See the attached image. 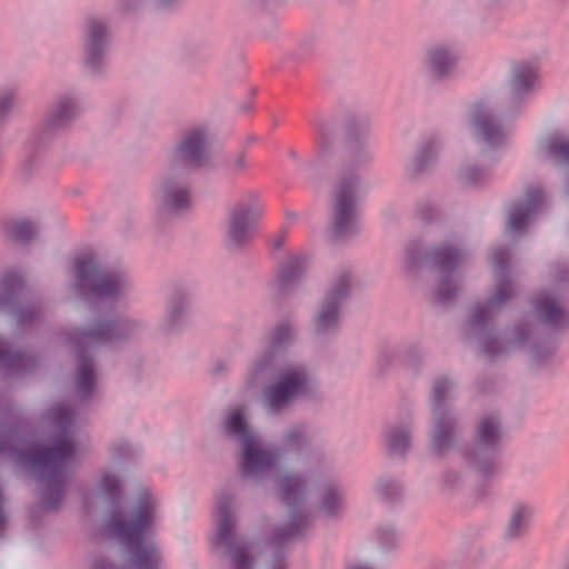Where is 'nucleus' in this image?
<instances>
[{
    "instance_id": "f257e3e1",
    "label": "nucleus",
    "mask_w": 569,
    "mask_h": 569,
    "mask_svg": "<svg viewBox=\"0 0 569 569\" xmlns=\"http://www.w3.org/2000/svg\"><path fill=\"white\" fill-rule=\"evenodd\" d=\"M296 339L291 320H280L267 332L263 349L248 365L244 382L251 388L263 383L257 402L268 417H278L296 402L319 395L317 375L291 350Z\"/></svg>"
},
{
    "instance_id": "f03ea898",
    "label": "nucleus",
    "mask_w": 569,
    "mask_h": 569,
    "mask_svg": "<svg viewBox=\"0 0 569 569\" xmlns=\"http://www.w3.org/2000/svg\"><path fill=\"white\" fill-rule=\"evenodd\" d=\"M74 421V411L63 402H56L42 418L48 431L41 439L20 437L16 431L0 428V457L40 479V505L46 511L54 510L63 498L67 463L76 450L71 433Z\"/></svg>"
},
{
    "instance_id": "7ed1b4c3",
    "label": "nucleus",
    "mask_w": 569,
    "mask_h": 569,
    "mask_svg": "<svg viewBox=\"0 0 569 569\" xmlns=\"http://www.w3.org/2000/svg\"><path fill=\"white\" fill-rule=\"evenodd\" d=\"M280 460L289 459L296 470L282 469L271 478L270 490L287 508V516L274 529L276 543L282 545L300 536L309 522L310 486L329 471L326 455L316 448L309 428L292 423L281 432Z\"/></svg>"
},
{
    "instance_id": "20e7f679",
    "label": "nucleus",
    "mask_w": 569,
    "mask_h": 569,
    "mask_svg": "<svg viewBox=\"0 0 569 569\" xmlns=\"http://www.w3.org/2000/svg\"><path fill=\"white\" fill-rule=\"evenodd\" d=\"M487 261L495 281L487 290V299L469 308L463 332L488 358H496L526 348L531 329L527 323L519 322L503 337L498 335L493 321L517 297L518 288L509 274L511 253L508 248L492 247L488 252Z\"/></svg>"
},
{
    "instance_id": "39448f33",
    "label": "nucleus",
    "mask_w": 569,
    "mask_h": 569,
    "mask_svg": "<svg viewBox=\"0 0 569 569\" xmlns=\"http://www.w3.org/2000/svg\"><path fill=\"white\" fill-rule=\"evenodd\" d=\"M236 525L234 497L226 490L216 500V530L212 547L229 569H287L284 555L261 541L233 535Z\"/></svg>"
},
{
    "instance_id": "423d86ee",
    "label": "nucleus",
    "mask_w": 569,
    "mask_h": 569,
    "mask_svg": "<svg viewBox=\"0 0 569 569\" xmlns=\"http://www.w3.org/2000/svg\"><path fill=\"white\" fill-rule=\"evenodd\" d=\"M143 329L142 321L133 318L118 320L97 319L82 329H76L69 337L77 352L76 386L79 393L92 392L96 383L93 351L103 343L123 342L138 336Z\"/></svg>"
},
{
    "instance_id": "0eeeda50",
    "label": "nucleus",
    "mask_w": 569,
    "mask_h": 569,
    "mask_svg": "<svg viewBox=\"0 0 569 569\" xmlns=\"http://www.w3.org/2000/svg\"><path fill=\"white\" fill-rule=\"evenodd\" d=\"M416 258L438 267L443 272L433 290L435 298L439 301L452 299L461 288V282L453 271L469 258V251L463 244L450 232L432 226L411 244L408 263L413 264Z\"/></svg>"
},
{
    "instance_id": "6e6552de",
    "label": "nucleus",
    "mask_w": 569,
    "mask_h": 569,
    "mask_svg": "<svg viewBox=\"0 0 569 569\" xmlns=\"http://www.w3.org/2000/svg\"><path fill=\"white\" fill-rule=\"evenodd\" d=\"M87 290L113 307L124 305L133 291V280L122 268L102 270L97 257L78 258L66 271V298L84 297Z\"/></svg>"
},
{
    "instance_id": "1a4fd4ad",
    "label": "nucleus",
    "mask_w": 569,
    "mask_h": 569,
    "mask_svg": "<svg viewBox=\"0 0 569 569\" xmlns=\"http://www.w3.org/2000/svg\"><path fill=\"white\" fill-rule=\"evenodd\" d=\"M518 117L502 114L501 103L489 94L477 98L468 106V132L482 157H491L507 144L510 123Z\"/></svg>"
},
{
    "instance_id": "9d476101",
    "label": "nucleus",
    "mask_w": 569,
    "mask_h": 569,
    "mask_svg": "<svg viewBox=\"0 0 569 569\" xmlns=\"http://www.w3.org/2000/svg\"><path fill=\"white\" fill-rule=\"evenodd\" d=\"M456 383L447 377H438L430 391L432 423L428 433V448L441 457L458 445L459 419L447 406L455 396Z\"/></svg>"
},
{
    "instance_id": "9b49d317",
    "label": "nucleus",
    "mask_w": 569,
    "mask_h": 569,
    "mask_svg": "<svg viewBox=\"0 0 569 569\" xmlns=\"http://www.w3.org/2000/svg\"><path fill=\"white\" fill-rule=\"evenodd\" d=\"M360 193L361 179L355 172L342 173L333 183L331 189V219L327 230L331 241L346 242L358 233Z\"/></svg>"
},
{
    "instance_id": "f8f14e48",
    "label": "nucleus",
    "mask_w": 569,
    "mask_h": 569,
    "mask_svg": "<svg viewBox=\"0 0 569 569\" xmlns=\"http://www.w3.org/2000/svg\"><path fill=\"white\" fill-rule=\"evenodd\" d=\"M541 278L545 287L531 298L533 313L555 328L569 327V310L562 298L569 290V262H551Z\"/></svg>"
},
{
    "instance_id": "ddd939ff",
    "label": "nucleus",
    "mask_w": 569,
    "mask_h": 569,
    "mask_svg": "<svg viewBox=\"0 0 569 569\" xmlns=\"http://www.w3.org/2000/svg\"><path fill=\"white\" fill-rule=\"evenodd\" d=\"M81 113V101L76 92L58 94L31 136L30 146L39 156L50 152L58 139L71 128Z\"/></svg>"
},
{
    "instance_id": "4468645a",
    "label": "nucleus",
    "mask_w": 569,
    "mask_h": 569,
    "mask_svg": "<svg viewBox=\"0 0 569 569\" xmlns=\"http://www.w3.org/2000/svg\"><path fill=\"white\" fill-rule=\"evenodd\" d=\"M212 127L207 122H198L187 127L178 141L168 149L166 161L172 168L199 170L212 163Z\"/></svg>"
},
{
    "instance_id": "2eb2a0df",
    "label": "nucleus",
    "mask_w": 569,
    "mask_h": 569,
    "mask_svg": "<svg viewBox=\"0 0 569 569\" xmlns=\"http://www.w3.org/2000/svg\"><path fill=\"white\" fill-rule=\"evenodd\" d=\"M264 216L261 193L249 189L242 192L228 208L224 241L228 248H243L258 230Z\"/></svg>"
},
{
    "instance_id": "dca6fc26",
    "label": "nucleus",
    "mask_w": 569,
    "mask_h": 569,
    "mask_svg": "<svg viewBox=\"0 0 569 569\" xmlns=\"http://www.w3.org/2000/svg\"><path fill=\"white\" fill-rule=\"evenodd\" d=\"M151 198L159 214L179 217L189 212L192 208V191L187 170L172 168L166 161L164 171L154 180Z\"/></svg>"
},
{
    "instance_id": "f3484780",
    "label": "nucleus",
    "mask_w": 569,
    "mask_h": 569,
    "mask_svg": "<svg viewBox=\"0 0 569 569\" xmlns=\"http://www.w3.org/2000/svg\"><path fill=\"white\" fill-rule=\"evenodd\" d=\"M81 66L89 76L97 77L106 72L111 44V30L106 18L88 14L81 33Z\"/></svg>"
},
{
    "instance_id": "a211bd4d",
    "label": "nucleus",
    "mask_w": 569,
    "mask_h": 569,
    "mask_svg": "<svg viewBox=\"0 0 569 569\" xmlns=\"http://www.w3.org/2000/svg\"><path fill=\"white\" fill-rule=\"evenodd\" d=\"M539 81L536 66L528 60H512L508 66L506 87L508 94L502 100L501 112L505 116H520L527 100L533 94Z\"/></svg>"
},
{
    "instance_id": "6ab92c4d",
    "label": "nucleus",
    "mask_w": 569,
    "mask_h": 569,
    "mask_svg": "<svg viewBox=\"0 0 569 569\" xmlns=\"http://www.w3.org/2000/svg\"><path fill=\"white\" fill-rule=\"evenodd\" d=\"M279 461L280 453L269 447L260 435L239 447L238 471L242 478L254 483H261Z\"/></svg>"
},
{
    "instance_id": "aec40b11",
    "label": "nucleus",
    "mask_w": 569,
    "mask_h": 569,
    "mask_svg": "<svg viewBox=\"0 0 569 569\" xmlns=\"http://www.w3.org/2000/svg\"><path fill=\"white\" fill-rule=\"evenodd\" d=\"M548 206V197L540 186L527 187L522 196L507 210L505 231L508 236H522L536 217Z\"/></svg>"
},
{
    "instance_id": "412c9836",
    "label": "nucleus",
    "mask_w": 569,
    "mask_h": 569,
    "mask_svg": "<svg viewBox=\"0 0 569 569\" xmlns=\"http://www.w3.org/2000/svg\"><path fill=\"white\" fill-rule=\"evenodd\" d=\"M459 61V52L452 44L436 42L425 48L420 64L429 79L441 82L456 72Z\"/></svg>"
},
{
    "instance_id": "4be33fe9",
    "label": "nucleus",
    "mask_w": 569,
    "mask_h": 569,
    "mask_svg": "<svg viewBox=\"0 0 569 569\" xmlns=\"http://www.w3.org/2000/svg\"><path fill=\"white\" fill-rule=\"evenodd\" d=\"M533 153L557 168L569 167V132L558 128H542L533 140Z\"/></svg>"
},
{
    "instance_id": "5701e85b",
    "label": "nucleus",
    "mask_w": 569,
    "mask_h": 569,
    "mask_svg": "<svg viewBox=\"0 0 569 569\" xmlns=\"http://www.w3.org/2000/svg\"><path fill=\"white\" fill-rule=\"evenodd\" d=\"M440 153V142L437 138H428L417 144L415 151L405 163V177L416 181L428 174L437 166Z\"/></svg>"
},
{
    "instance_id": "b1692460",
    "label": "nucleus",
    "mask_w": 569,
    "mask_h": 569,
    "mask_svg": "<svg viewBox=\"0 0 569 569\" xmlns=\"http://www.w3.org/2000/svg\"><path fill=\"white\" fill-rule=\"evenodd\" d=\"M221 430L238 447L259 436L249 421L248 408L244 405H237L224 411Z\"/></svg>"
},
{
    "instance_id": "393cba45",
    "label": "nucleus",
    "mask_w": 569,
    "mask_h": 569,
    "mask_svg": "<svg viewBox=\"0 0 569 569\" xmlns=\"http://www.w3.org/2000/svg\"><path fill=\"white\" fill-rule=\"evenodd\" d=\"M342 306L321 298L312 312L309 331L313 337L325 338L337 332L341 318Z\"/></svg>"
},
{
    "instance_id": "a878e982",
    "label": "nucleus",
    "mask_w": 569,
    "mask_h": 569,
    "mask_svg": "<svg viewBox=\"0 0 569 569\" xmlns=\"http://www.w3.org/2000/svg\"><path fill=\"white\" fill-rule=\"evenodd\" d=\"M346 509L345 491L337 479H326L319 489L317 512L326 520H337Z\"/></svg>"
},
{
    "instance_id": "bb28decb",
    "label": "nucleus",
    "mask_w": 569,
    "mask_h": 569,
    "mask_svg": "<svg viewBox=\"0 0 569 569\" xmlns=\"http://www.w3.org/2000/svg\"><path fill=\"white\" fill-rule=\"evenodd\" d=\"M41 362L40 356L31 351L11 349L0 337V369L22 376L34 372Z\"/></svg>"
},
{
    "instance_id": "cd10ccee",
    "label": "nucleus",
    "mask_w": 569,
    "mask_h": 569,
    "mask_svg": "<svg viewBox=\"0 0 569 569\" xmlns=\"http://www.w3.org/2000/svg\"><path fill=\"white\" fill-rule=\"evenodd\" d=\"M305 269L306 263L302 258L288 259L279 267L276 277L269 282V290L273 296L292 292L299 286Z\"/></svg>"
},
{
    "instance_id": "c85d7f7f",
    "label": "nucleus",
    "mask_w": 569,
    "mask_h": 569,
    "mask_svg": "<svg viewBox=\"0 0 569 569\" xmlns=\"http://www.w3.org/2000/svg\"><path fill=\"white\" fill-rule=\"evenodd\" d=\"M191 306V293L188 288L174 286L166 302V310L161 319L164 331H172L188 315Z\"/></svg>"
},
{
    "instance_id": "c756f323",
    "label": "nucleus",
    "mask_w": 569,
    "mask_h": 569,
    "mask_svg": "<svg viewBox=\"0 0 569 569\" xmlns=\"http://www.w3.org/2000/svg\"><path fill=\"white\" fill-rule=\"evenodd\" d=\"M412 443V426L409 422H395L385 428L383 447L389 457L405 458Z\"/></svg>"
},
{
    "instance_id": "7c9ffc66",
    "label": "nucleus",
    "mask_w": 569,
    "mask_h": 569,
    "mask_svg": "<svg viewBox=\"0 0 569 569\" xmlns=\"http://www.w3.org/2000/svg\"><path fill=\"white\" fill-rule=\"evenodd\" d=\"M8 323L12 335L19 336L42 315V307L34 301L18 303L7 302Z\"/></svg>"
},
{
    "instance_id": "2f4dec72",
    "label": "nucleus",
    "mask_w": 569,
    "mask_h": 569,
    "mask_svg": "<svg viewBox=\"0 0 569 569\" xmlns=\"http://www.w3.org/2000/svg\"><path fill=\"white\" fill-rule=\"evenodd\" d=\"M502 437L503 429L500 415L486 413L476 423L472 445L498 449Z\"/></svg>"
},
{
    "instance_id": "473e14b6",
    "label": "nucleus",
    "mask_w": 569,
    "mask_h": 569,
    "mask_svg": "<svg viewBox=\"0 0 569 569\" xmlns=\"http://www.w3.org/2000/svg\"><path fill=\"white\" fill-rule=\"evenodd\" d=\"M491 173L488 167L470 156H466L457 170V179L463 188L477 189L489 183Z\"/></svg>"
},
{
    "instance_id": "72a5a7b5",
    "label": "nucleus",
    "mask_w": 569,
    "mask_h": 569,
    "mask_svg": "<svg viewBox=\"0 0 569 569\" xmlns=\"http://www.w3.org/2000/svg\"><path fill=\"white\" fill-rule=\"evenodd\" d=\"M498 449L472 445L468 455V467L480 479L492 477L497 470Z\"/></svg>"
},
{
    "instance_id": "f704fd0d",
    "label": "nucleus",
    "mask_w": 569,
    "mask_h": 569,
    "mask_svg": "<svg viewBox=\"0 0 569 569\" xmlns=\"http://www.w3.org/2000/svg\"><path fill=\"white\" fill-rule=\"evenodd\" d=\"M353 286V271L342 267L337 269L330 278L328 290L323 298L343 306L349 299Z\"/></svg>"
},
{
    "instance_id": "c9c22d12",
    "label": "nucleus",
    "mask_w": 569,
    "mask_h": 569,
    "mask_svg": "<svg viewBox=\"0 0 569 569\" xmlns=\"http://www.w3.org/2000/svg\"><path fill=\"white\" fill-rule=\"evenodd\" d=\"M24 287L26 279L20 269L8 268L0 273V299L3 303L16 300Z\"/></svg>"
},
{
    "instance_id": "e433bc0d",
    "label": "nucleus",
    "mask_w": 569,
    "mask_h": 569,
    "mask_svg": "<svg viewBox=\"0 0 569 569\" xmlns=\"http://www.w3.org/2000/svg\"><path fill=\"white\" fill-rule=\"evenodd\" d=\"M532 513L533 509L529 505L522 502L513 505L510 511L509 521L506 526V537L515 539L521 536L526 531Z\"/></svg>"
},
{
    "instance_id": "4c0bfd02",
    "label": "nucleus",
    "mask_w": 569,
    "mask_h": 569,
    "mask_svg": "<svg viewBox=\"0 0 569 569\" xmlns=\"http://www.w3.org/2000/svg\"><path fill=\"white\" fill-rule=\"evenodd\" d=\"M372 491L377 499L381 501L396 502L403 496V486L399 479L382 475L375 480Z\"/></svg>"
},
{
    "instance_id": "58836bf2",
    "label": "nucleus",
    "mask_w": 569,
    "mask_h": 569,
    "mask_svg": "<svg viewBox=\"0 0 569 569\" xmlns=\"http://www.w3.org/2000/svg\"><path fill=\"white\" fill-rule=\"evenodd\" d=\"M38 223L29 218H16L6 224L7 237L20 243L31 241L38 234Z\"/></svg>"
},
{
    "instance_id": "ea45409f",
    "label": "nucleus",
    "mask_w": 569,
    "mask_h": 569,
    "mask_svg": "<svg viewBox=\"0 0 569 569\" xmlns=\"http://www.w3.org/2000/svg\"><path fill=\"white\" fill-rule=\"evenodd\" d=\"M139 452L127 441H119L111 445L109 449L110 465L104 467L100 473L106 469L113 470L121 479H124L119 471V467L123 463L133 461L138 458Z\"/></svg>"
},
{
    "instance_id": "a19ab883",
    "label": "nucleus",
    "mask_w": 569,
    "mask_h": 569,
    "mask_svg": "<svg viewBox=\"0 0 569 569\" xmlns=\"http://www.w3.org/2000/svg\"><path fill=\"white\" fill-rule=\"evenodd\" d=\"M346 142L369 141L370 120L367 116L349 114L343 120Z\"/></svg>"
},
{
    "instance_id": "79ce46f5",
    "label": "nucleus",
    "mask_w": 569,
    "mask_h": 569,
    "mask_svg": "<svg viewBox=\"0 0 569 569\" xmlns=\"http://www.w3.org/2000/svg\"><path fill=\"white\" fill-rule=\"evenodd\" d=\"M339 121L337 117H327L317 123V146L321 153L327 152L333 144L338 133Z\"/></svg>"
},
{
    "instance_id": "37998d69",
    "label": "nucleus",
    "mask_w": 569,
    "mask_h": 569,
    "mask_svg": "<svg viewBox=\"0 0 569 569\" xmlns=\"http://www.w3.org/2000/svg\"><path fill=\"white\" fill-rule=\"evenodd\" d=\"M247 152L237 150L230 153L223 163V169L229 177L237 178L244 174L248 170Z\"/></svg>"
},
{
    "instance_id": "c03bdc74",
    "label": "nucleus",
    "mask_w": 569,
    "mask_h": 569,
    "mask_svg": "<svg viewBox=\"0 0 569 569\" xmlns=\"http://www.w3.org/2000/svg\"><path fill=\"white\" fill-rule=\"evenodd\" d=\"M425 356L426 351L421 345L411 343L403 350L402 361L410 371L417 372L423 363Z\"/></svg>"
},
{
    "instance_id": "a18cd8bd",
    "label": "nucleus",
    "mask_w": 569,
    "mask_h": 569,
    "mask_svg": "<svg viewBox=\"0 0 569 569\" xmlns=\"http://www.w3.org/2000/svg\"><path fill=\"white\" fill-rule=\"evenodd\" d=\"M18 89L14 87L0 88V121H4L12 112L18 100Z\"/></svg>"
},
{
    "instance_id": "49530a36",
    "label": "nucleus",
    "mask_w": 569,
    "mask_h": 569,
    "mask_svg": "<svg viewBox=\"0 0 569 569\" xmlns=\"http://www.w3.org/2000/svg\"><path fill=\"white\" fill-rule=\"evenodd\" d=\"M379 543L385 549H392L397 545L398 530L393 522H382L377 527Z\"/></svg>"
},
{
    "instance_id": "de8ad7c7",
    "label": "nucleus",
    "mask_w": 569,
    "mask_h": 569,
    "mask_svg": "<svg viewBox=\"0 0 569 569\" xmlns=\"http://www.w3.org/2000/svg\"><path fill=\"white\" fill-rule=\"evenodd\" d=\"M346 143L357 163H368L372 159L369 141H349Z\"/></svg>"
},
{
    "instance_id": "09e8293b",
    "label": "nucleus",
    "mask_w": 569,
    "mask_h": 569,
    "mask_svg": "<svg viewBox=\"0 0 569 569\" xmlns=\"http://www.w3.org/2000/svg\"><path fill=\"white\" fill-rule=\"evenodd\" d=\"M416 216L422 221H431L439 217V208L430 200H420L416 204Z\"/></svg>"
},
{
    "instance_id": "8fccbe9b",
    "label": "nucleus",
    "mask_w": 569,
    "mask_h": 569,
    "mask_svg": "<svg viewBox=\"0 0 569 569\" xmlns=\"http://www.w3.org/2000/svg\"><path fill=\"white\" fill-rule=\"evenodd\" d=\"M552 353V349L547 346H530L529 348V357L532 362L541 363L546 361Z\"/></svg>"
},
{
    "instance_id": "3c124183",
    "label": "nucleus",
    "mask_w": 569,
    "mask_h": 569,
    "mask_svg": "<svg viewBox=\"0 0 569 569\" xmlns=\"http://www.w3.org/2000/svg\"><path fill=\"white\" fill-rule=\"evenodd\" d=\"M463 481V475L459 470H449L443 475V483L448 489L459 487Z\"/></svg>"
},
{
    "instance_id": "603ef678",
    "label": "nucleus",
    "mask_w": 569,
    "mask_h": 569,
    "mask_svg": "<svg viewBox=\"0 0 569 569\" xmlns=\"http://www.w3.org/2000/svg\"><path fill=\"white\" fill-rule=\"evenodd\" d=\"M180 0H148L144 8H150L152 10H168L173 8Z\"/></svg>"
},
{
    "instance_id": "864d4df0",
    "label": "nucleus",
    "mask_w": 569,
    "mask_h": 569,
    "mask_svg": "<svg viewBox=\"0 0 569 569\" xmlns=\"http://www.w3.org/2000/svg\"><path fill=\"white\" fill-rule=\"evenodd\" d=\"M123 11H137L143 9L148 0H117Z\"/></svg>"
},
{
    "instance_id": "5fc2aeb1",
    "label": "nucleus",
    "mask_w": 569,
    "mask_h": 569,
    "mask_svg": "<svg viewBox=\"0 0 569 569\" xmlns=\"http://www.w3.org/2000/svg\"><path fill=\"white\" fill-rule=\"evenodd\" d=\"M350 569H377L370 565H367V563H358V565H355L353 567H351Z\"/></svg>"
},
{
    "instance_id": "6e6d98bb",
    "label": "nucleus",
    "mask_w": 569,
    "mask_h": 569,
    "mask_svg": "<svg viewBox=\"0 0 569 569\" xmlns=\"http://www.w3.org/2000/svg\"><path fill=\"white\" fill-rule=\"evenodd\" d=\"M286 217L290 222L296 221L298 219V214L293 211H287Z\"/></svg>"
}]
</instances>
